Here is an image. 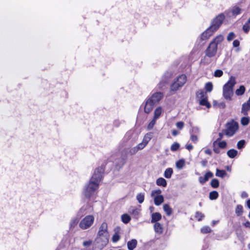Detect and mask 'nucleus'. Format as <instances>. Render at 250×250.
Returning <instances> with one entry per match:
<instances>
[{"label":"nucleus","mask_w":250,"mask_h":250,"mask_svg":"<svg viewBox=\"0 0 250 250\" xmlns=\"http://www.w3.org/2000/svg\"><path fill=\"white\" fill-rule=\"evenodd\" d=\"M102 178V172L99 169H96L88 185L84 188L83 193L86 198H89L93 194L98 188Z\"/></svg>","instance_id":"f257e3e1"},{"label":"nucleus","mask_w":250,"mask_h":250,"mask_svg":"<svg viewBox=\"0 0 250 250\" xmlns=\"http://www.w3.org/2000/svg\"><path fill=\"white\" fill-rule=\"evenodd\" d=\"M236 83L235 78L231 76L229 81L223 86V96L226 100H231L233 95V87Z\"/></svg>","instance_id":"f03ea898"},{"label":"nucleus","mask_w":250,"mask_h":250,"mask_svg":"<svg viewBox=\"0 0 250 250\" xmlns=\"http://www.w3.org/2000/svg\"><path fill=\"white\" fill-rule=\"evenodd\" d=\"M226 129L224 130L226 135L230 137L233 135L238 129V124L232 120L226 125Z\"/></svg>","instance_id":"7ed1b4c3"},{"label":"nucleus","mask_w":250,"mask_h":250,"mask_svg":"<svg viewBox=\"0 0 250 250\" xmlns=\"http://www.w3.org/2000/svg\"><path fill=\"white\" fill-rule=\"evenodd\" d=\"M187 82V77L185 75L179 76L177 80L174 82L170 86V90L175 91L179 88L183 86Z\"/></svg>","instance_id":"20e7f679"},{"label":"nucleus","mask_w":250,"mask_h":250,"mask_svg":"<svg viewBox=\"0 0 250 250\" xmlns=\"http://www.w3.org/2000/svg\"><path fill=\"white\" fill-rule=\"evenodd\" d=\"M94 217L93 215H87L83 218L79 224V227L83 229L89 228L93 224Z\"/></svg>","instance_id":"39448f33"},{"label":"nucleus","mask_w":250,"mask_h":250,"mask_svg":"<svg viewBox=\"0 0 250 250\" xmlns=\"http://www.w3.org/2000/svg\"><path fill=\"white\" fill-rule=\"evenodd\" d=\"M224 19V16L223 14L219 15L212 21L211 26L209 27L213 31H216L221 25Z\"/></svg>","instance_id":"423d86ee"},{"label":"nucleus","mask_w":250,"mask_h":250,"mask_svg":"<svg viewBox=\"0 0 250 250\" xmlns=\"http://www.w3.org/2000/svg\"><path fill=\"white\" fill-rule=\"evenodd\" d=\"M108 236L97 235L96 239V243L100 249H102L108 243Z\"/></svg>","instance_id":"0eeeda50"},{"label":"nucleus","mask_w":250,"mask_h":250,"mask_svg":"<svg viewBox=\"0 0 250 250\" xmlns=\"http://www.w3.org/2000/svg\"><path fill=\"white\" fill-rule=\"evenodd\" d=\"M217 45L216 43L211 42L206 51V55L209 57L214 56L217 52Z\"/></svg>","instance_id":"6e6552de"},{"label":"nucleus","mask_w":250,"mask_h":250,"mask_svg":"<svg viewBox=\"0 0 250 250\" xmlns=\"http://www.w3.org/2000/svg\"><path fill=\"white\" fill-rule=\"evenodd\" d=\"M97 235L109 236L108 232L107 231V224L106 223L104 222L101 224L99 228Z\"/></svg>","instance_id":"1a4fd4ad"},{"label":"nucleus","mask_w":250,"mask_h":250,"mask_svg":"<svg viewBox=\"0 0 250 250\" xmlns=\"http://www.w3.org/2000/svg\"><path fill=\"white\" fill-rule=\"evenodd\" d=\"M163 94L161 92H156L154 93L151 97L148 99L152 103L156 104L162 99Z\"/></svg>","instance_id":"9d476101"},{"label":"nucleus","mask_w":250,"mask_h":250,"mask_svg":"<svg viewBox=\"0 0 250 250\" xmlns=\"http://www.w3.org/2000/svg\"><path fill=\"white\" fill-rule=\"evenodd\" d=\"M213 176V173L210 171L207 172L204 177H200L199 178V181L202 184H204L208 181L209 178L212 177Z\"/></svg>","instance_id":"9b49d317"},{"label":"nucleus","mask_w":250,"mask_h":250,"mask_svg":"<svg viewBox=\"0 0 250 250\" xmlns=\"http://www.w3.org/2000/svg\"><path fill=\"white\" fill-rule=\"evenodd\" d=\"M154 105L155 104L152 103L150 100H149L148 99L146 102V105L144 108L145 112L146 113H148L150 112H151V110L153 109Z\"/></svg>","instance_id":"f8f14e48"},{"label":"nucleus","mask_w":250,"mask_h":250,"mask_svg":"<svg viewBox=\"0 0 250 250\" xmlns=\"http://www.w3.org/2000/svg\"><path fill=\"white\" fill-rule=\"evenodd\" d=\"M214 32V31H213V30L210 27L208 28L206 31L202 33L201 39L204 40L208 39L212 35Z\"/></svg>","instance_id":"ddd939ff"},{"label":"nucleus","mask_w":250,"mask_h":250,"mask_svg":"<svg viewBox=\"0 0 250 250\" xmlns=\"http://www.w3.org/2000/svg\"><path fill=\"white\" fill-rule=\"evenodd\" d=\"M138 151L137 148L136 146H134L133 147L130 148L129 149L125 148V149L123 152H122V155H124L125 154V155H127V154L130 155H134Z\"/></svg>","instance_id":"4468645a"},{"label":"nucleus","mask_w":250,"mask_h":250,"mask_svg":"<svg viewBox=\"0 0 250 250\" xmlns=\"http://www.w3.org/2000/svg\"><path fill=\"white\" fill-rule=\"evenodd\" d=\"M138 242L136 239H132L127 243V246L128 250H133L136 248Z\"/></svg>","instance_id":"2eb2a0df"},{"label":"nucleus","mask_w":250,"mask_h":250,"mask_svg":"<svg viewBox=\"0 0 250 250\" xmlns=\"http://www.w3.org/2000/svg\"><path fill=\"white\" fill-rule=\"evenodd\" d=\"M88 208H90L91 209V211L90 212H91L93 210V208L89 205H87L85 207H83L82 208H80V209L79 210V212L78 213V215L80 216H82L84 214H85L86 213H87V212H86V210Z\"/></svg>","instance_id":"dca6fc26"},{"label":"nucleus","mask_w":250,"mask_h":250,"mask_svg":"<svg viewBox=\"0 0 250 250\" xmlns=\"http://www.w3.org/2000/svg\"><path fill=\"white\" fill-rule=\"evenodd\" d=\"M162 216L159 212L153 213L151 215V223H156L157 221L161 219Z\"/></svg>","instance_id":"f3484780"},{"label":"nucleus","mask_w":250,"mask_h":250,"mask_svg":"<svg viewBox=\"0 0 250 250\" xmlns=\"http://www.w3.org/2000/svg\"><path fill=\"white\" fill-rule=\"evenodd\" d=\"M250 109V104L246 103H244L242 106L241 108V113L244 115H246L248 114V111Z\"/></svg>","instance_id":"a211bd4d"},{"label":"nucleus","mask_w":250,"mask_h":250,"mask_svg":"<svg viewBox=\"0 0 250 250\" xmlns=\"http://www.w3.org/2000/svg\"><path fill=\"white\" fill-rule=\"evenodd\" d=\"M164 196L162 195L159 196L155 197V198L154 199V204L156 206H160L162 203L164 202Z\"/></svg>","instance_id":"6ab92c4d"},{"label":"nucleus","mask_w":250,"mask_h":250,"mask_svg":"<svg viewBox=\"0 0 250 250\" xmlns=\"http://www.w3.org/2000/svg\"><path fill=\"white\" fill-rule=\"evenodd\" d=\"M154 228L155 231L159 234L162 233L163 231V229L162 225L158 222H156L154 224Z\"/></svg>","instance_id":"aec40b11"},{"label":"nucleus","mask_w":250,"mask_h":250,"mask_svg":"<svg viewBox=\"0 0 250 250\" xmlns=\"http://www.w3.org/2000/svg\"><path fill=\"white\" fill-rule=\"evenodd\" d=\"M163 209L167 216H170L172 213V209L168 204H164Z\"/></svg>","instance_id":"412c9836"},{"label":"nucleus","mask_w":250,"mask_h":250,"mask_svg":"<svg viewBox=\"0 0 250 250\" xmlns=\"http://www.w3.org/2000/svg\"><path fill=\"white\" fill-rule=\"evenodd\" d=\"M156 183L158 186L163 187H166L167 185L166 180L163 178H159L157 179Z\"/></svg>","instance_id":"4be33fe9"},{"label":"nucleus","mask_w":250,"mask_h":250,"mask_svg":"<svg viewBox=\"0 0 250 250\" xmlns=\"http://www.w3.org/2000/svg\"><path fill=\"white\" fill-rule=\"evenodd\" d=\"M152 137V133L149 132L146 133L144 137L143 141L145 144L146 145L149 142V141L151 140Z\"/></svg>","instance_id":"5701e85b"},{"label":"nucleus","mask_w":250,"mask_h":250,"mask_svg":"<svg viewBox=\"0 0 250 250\" xmlns=\"http://www.w3.org/2000/svg\"><path fill=\"white\" fill-rule=\"evenodd\" d=\"M238 154V151L234 149H229L227 152L228 156L230 158H234Z\"/></svg>","instance_id":"b1692460"},{"label":"nucleus","mask_w":250,"mask_h":250,"mask_svg":"<svg viewBox=\"0 0 250 250\" xmlns=\"http://www.w3.org/2000/svg\"><path fill=\"white\" fill-rule=\"evenodd\" d=\"M246 89L244 85H241L239 88L236 90L235 94L237 96L243 95L245 92Z\"/></svg>","instance_id":"393cba45"},{"label":"nucleus","mask_w":250,"mask_h":250,"mask_svg":"<svg viewBox=\"0 0 250 250\" xmlns=\"http://www.w3.org/2000/svg\"><path fill=\"white\" fill-rule=\"evenodd\" d=\"M235 212L237 216H239L243 213V208L241 205H238L236 207Z\"/></svg>","instance_id":"a878e982"},{"label":"nucleus","mask_w":250,"mask_h":250,"mask_svg":"<svg viewBox=\"0 0 250 250\" xmlns=\"http://www.w3.org/2000/svg\"><path fill=\"white\" fill-rule=\"evenodd\" d=\"M162 109L161 107H157L154 111V118L155 119H158L162 114Z\"/></svg>","instance_id":"bb28decb"},{"label":"nucleus","mask_w":250,"mask_h":250,"mask_svg":"<svg viewBox=\"0 0 250 250\" xmlns=\"http://www.w3.org/2000/svg\"><path fill=\"white\" fill-rule=\"evenodd\" d=\"M119 231V230L118 229L117 230H116L115 233L112 236V241L114 243L118 242L120 239V235Z\"/></svg>","instance_id":"cd10ccee"},{"label":"nucleus","mask_w":250,"mask_h":250,"mask_svg":"<svg viewBox=\"0 0 250 250\" xmlns=\"http://www.w3.org/2000/svg\"><path fill=\"white\" fill-rule=\"evenodd\" d=\"M173 173V170L171 168H168L166 169L164 172V176L166 178H170Z\"/></svg>","instance_id":"c85d7f7f"},{"label":"nucleus","mask_w":250,"mask_h":250,"mask_svg":"<svg viewBox=\"0 0 250 250\" xmlns=\"http://www.w3.org/2000/svg\"><path fill=\"white\" fill-rule=\"evenodd\" d=\"M185 165V161L184 159L179 160L176 163V166L179 169L183 168Z\"/></svg>","instance_id":"c756f323"},{"label":"nucleus","mask_w":250,"mask_h":250,"mask_svg":"<svg viewBox=\"0 0 250 250\" xmlns=\"http://www.w3.org/2000/svg\"><path fill=\"white\" fill-rule=\"evenodd\" d=\"M162 193V190L161 189H156L152 190L150 194V196L153 198H155V197L160 196V194Z\"/></svg>","instance_id":"7c9ffc66"},{"label":"nucleus","mask_w":250,"mask_h":250,"mask_svg":"<svg viewBox=\"0 0 250 250\" xmlns=\"http://www.w3.org/2000/svg\"><path fill=\"white\" fill-rule=\"evenodd\" d=\"M121 218L122 221L125 224L128 223L131 220L130 217L127 214H124Z\"/></svg>","instance_id":"2f4dec72"},{"label":"nucleus","mask_w":250,"mask_h":250,"mask_svg":"<svg viewBox=\"0 0 250 250\" xmlns=\"http://www.w3.org/2000/svg\"><path fill=\"white\" fill-rule=\"evenodd\" d=\"M227 174L226 172L224 170L216 169V176L223 178Z\"/></svg>","instance_id":"473e14b6"},{"label":"nucleus","mask_w":250,"mask_h":250,"mask_svg":"<svg viewBox=\"0 0 250 250\" xmlns=\"http://www.w3.org/2000/svg\"><path fill=\"white\" fill-rule=\"evenodd\" d=\"M223 36L221 35H220L217 36L211 42H214V43H216V45H217V44L223 41Z\"/></svg>","instance_id":"72a5a7b5"},{"label":"nucleus","mask_w":250,"mask_h":250,"mask_svg":"<svg viewBox=\"0 0 250 250\" xmlns=\"http://www.w3.org/2000/svg\"><path fill=\"white\" fill-rule=\"evenodd\" d=\"M200 104L202 105L206 106L207 108H209L210 107V104L208 102L206 98H203L201 100H200Z\"/></svg>","instance_id":"f704fd0d"},{"label":"nucleus","mask_w":250,"mask_h":250,"mask_svg":"<svg viewBox=\"0 0 250 250\" xmlns=\"http://www.w3.org/2000/svg\"><path fill=\"white\" fill-rule=\"evenodd\" d=\"M145 195L144 193H140L137 195L136 199L138 202L141 204L144 201Z\"/></svg>","instance_id":"c9c22d12"},{"label":"nucleus","mask_w":250,"mask_h":250,"mask_svg":"<svg viewBox=\"0 0 250 250\" xmlns=\"http://www.w3.org/2000/svg\"><path fill=\"white\" fill-rule=\"evenodd\" d=\"M211 231V229L208 226H204L201 229V232L203 234L210 233Z\"/></svg>","instance_id":"e433bc0d"},{"label":"nucleus","mask_w":250,"mask_h":250,"mask_svg":"<svg viewBox=\"0 0 250 250\" xmlns=\"http://www.w3.org/2000/svg\"><path fill=\"white\" fill-rule=\"evenodd\" d=\"M218 197V193L216 191H213L209 193V199L210 200H215Z\"/></svg>","instance_id":"4c0bfd02"},{"label":"nucleus","mask_w":250,"mask_h":250,"mask_svg":"<svg viewBox=\"0 0 250 250\" xmlns=\"http://www.w3.org/2000/svg\"><path fill=\"white\" fill-rule=\"evenodd\" d=\"M210 185L212 187L214 188H216L219 187V182L217 179H213L211 181Z\"/></svg>","instance_id":"58836bf2"},{"label":"nucleus","mask_w":250,"mask_h":250,"mask_svg":"<svg viewBox=\"0 0 250 250\" xmlns=\"http://www.w3.org/2000/svg\"><path fill=\"white\" fill-rule=\"evenodd\" d=\"M195 217L198 221H200L204 217V215L201 212L197 211L195 213Z\"/></svg>","instance_id":"ea45409f"},{"label":"nucleus","mask_w":250,"mask_h":250,"mask_svg":"<svg viewBox=\"0 0 250 250\" xmlns=\"http://www.w3.org/2000/svg\"><path fill=\"white\" fill-rule=\"evenodd\" d=\"M250 122V119L249 117H244L241 118V123L243 125H247Z\"/></svg>","instance_id":"a19ab883"},{"label":"nucleus","mask_w":250,"mask_h":250,"mask_svg":"<svg viewBox=\"0 0 250 250\" xmlns=\"http://www.w3.org/2000/svg\"><path fill=\"white\" fill-rule=\"evenodd\" d=\"M205 95H206V93L204 91H203V90H199L197 92V97L199 98V99H200L201 100L203 99V98H205Z\"/></svg>","instance_id":"79ce46f5"},{"label":"nucleus","mask_w":250,"mask_h":250,"mask_svg":"<svg viewBox=\"0 0 250 250\" xmlns=\"http://www.w3.org/2000/svg\"><path fill=\"white\" fill-rule=\"evenodd\" d=\"M205 88L207 91L211 92L213 88V85L211 83L208 82L206 84Z\"/></svg>","instance_id":"37998d69"},{"label":"nucleus","mask_w":250,"mask_h":250,"mask_svg":"<svg viewBox=\"0 0 250 250\" xmlns=\"http://www.w3.org/2000/svg\"><path fill=\"white\" fill-rule=\"evenodd\" d=\"M246 142L244 140L239 141L237 144V148L239 149L243 148L245 145Z\"/></svg>","instance_id":"c03bdc74"},{"label":"nucleus","mask_w":250,"mask_h":250,"mask_svg":"<svg viewBox=\"0 0 250 250\" xmlns=\"http://www.w3.org/2000/svg\"><path fill=\"white\" fill-rule=\"evenodd\" d=\"M180 145L178 143H175L171 146L170 149L172 151H176L179 149Z\"/></svg>","instance_id":"a18cd8bd"},{"label":"nucleus","mask_w":250,"mask_h":250,"mask_svg":"<svg viewBox=\"0 0 250 250\" xmlns=\"http://www.w3.org/2000/svg\"><path fill=\"white\" fill-rule=\"evenodd\" d=\"M156 119H155V118H153V120L149 123V124L147 125L148 130H150L153 127V126L156 124Z\"/></svg>","instance_id":"49530a36"},{"label":"nucleus","mask_w":250,"mask_h":250,"mask_svg":"<svg viewBox=\"0 0 250 250\" xmlns=\"http://www.w3.org/2000/svg\"><path fill=\"white\" fill-rule=\"evenodd\" d=\"M223 72L221 70L217 69L214 72V76L215 77H220L223 75Z\"/></svg>","instance_id":"de8ad7c7"},{"label":"nucleus","mask_w":250,"mask_h":250,"mask_svg":"<svg viewBox=\"0 0 250 250\" xmlns=\"http://www.w3.org/2000/svg\"><path fill=\"white\" fill-rule=\"evenodd\" d=\"M146 146V144H145L143 142H142L141 143H139L137 146H136V147L139 151L140 150L143 149Z\"/></svg>","instance_id":"09e8293b"},{"label":"nucleus","mask_w":250,"mask_h":250,"mask_svg":"<svg viewBox=\"0 0 250 250\" xmlns=\"http://www.w3.org/2000/svg\"><path fill=\"white\" fill-rule=\"evenodd\" d=\"M241 9L238 7H235L233 8L232 12L233 15H238L240 13Z\"/></svg>","instance_id":"8fccbe9b"},{"label":"nucleus","mask_w":250,"mask_h":250,"mask_svg":"<svg viewBox=\"0 0 250 250\" xmlns=\"http://www.w3.org/2000/svg\"><path fill=\"white\" fill-rule=\"evenodd\" d=\"M218 146L221 148H225L227 146V143L225 141L219 142L218 143Z\"/></svg>","instance_id":"3c124183"},{"label":"nucleus","mask_w":250,"mask_h":250,"mask_svg":"<svg viewBox=\"0 0 250 250\" xmlns=\"http://www.w3.org/2000/svg\"><path fill=\"white\" fill-rule=\"evenodd\" d=\"M78 222V220L77 218H75L72 219L70 223V228H74L76 226Z\"/></svg>","instance_id":"603ef678"},{"label":"nucleus","mask_w":250,"mask_h":250,"mask_svg":"<svg viewBox=\"0 0 250 250\" xmlns=\"http://www.w3.org/2000/svg\"><path fill=\"white\" fill-rule=\"evenodd\" d=\"M235 34L233 32H230L227 37V40L228 41H230L235 38Z\"/></svg>","instance_id":"864d4df0"},{"label":"nucleus","mask_w":250,"mask_h":250,"mask_svg":"<svg viewBox=\"0 0 250 250\" xmlns=\"http://www.w3.org/2000/svg\"><path fill=\"white\" fill-rule=\"evenodd\" d=\"M250 29V27L248 24V23H246L243 26V29L245 33H248Z\"/></svg>","instance_id":"5fc2aeb1"},{"label":"nucleus","mask_w":250,"mask_h":250,"mask_svg":"<svg viewBox=\"0 0 250 250\" xmlns=\"http://www.w3.org/2000/svg\"><path fill=\"white\" fill-rule=\"evenodd\" d=\"M176 125L178 128L181 129L183 128L184 124L182 122H179L176 123Z\"/></svg>","instance_id":"6e6d98bb"},{"label":"nucleus","mask_w":250,"mask_h":250,"mask_svg":"<svg viewBox=\"0 0 250 250\" xmlns=\"http://www.w3.org/2000/svg\"><path fill=\"white\" fill-rule=\"evenodd\" d=\"M190 139L193 143H196L198 140L197 136L194 135H191Z\"/></svg>","instance_id":"4d7b16f0"},{"label":"nucleus","mask_w":250,"mask_h":250,"mask_svg":"<svg viewBox=\"0 0 250 250\" xmlns=\"http://www.w3.org/2000/svg\"><path fill=\"white\" fill-rule=\"evenodd\" d=\"M92 243V241L91 240H89V241H84L83 242V245L84 246V247H89L90 246Z\"/></svg>","instance_id":"13d9d810"},{"label":"nucleus","mask_w":250,"mask_h":250,"mask_svg":"<svg viewBox=\"0 0 250 250\" xmlns=\"http://www.w3.org/2000/svg\"><path fill=\"white\" fill-rule=\"evenodd\" d=\"M219 137L213 143V145L214 146L215 143H216L217 142L220 141L223 136V134L222 133H219Z\"/></svg>","instance_id":"bf43d9fd"},{"label":"nucleus","mask_w":250,"mask_h":250,"mask_svg":"<svg viewBox=\"0 0 250 250\" xmlns=\"http://www.w3.org/2000/svg\"><path fill=\"white\" fill-rule=\"evenodd\" d=\"M239 44H240L239 41L237 40H234L233 42V46L235 47L239 46Z\"/></svg>","instance_id":"052dcab7"},{"label":"nucleus","mask_w":250,"mask_h":250,"mask_svg":"<svg viewBox=\"0 0 250 250\" xmlns=\"http://www.w3.org/2000/svg\"><path fill=\"white\" fill-rule=\"evenodd\" d=\"M192 131L194 133H198L199 132V128L197 127H193L192 128Z\"/></svg>","instance_id":"680f3d73"},{"label":"nucleus","mask_w":250,"mask_h":250,"mask_svg":"<svg viewBox=\"0 0 250 250\" xmlns=\"http://www.w3.org/2000/svg\"><path fill=\"white\" fill-rule=\"evenodd\" d=\"M219 107H221V108H224L226 106V104H225L224 102H221L218 105Z\"/></svg>","instance_id":"e2e57ef3"},{"label":"nucleus","mask_w":250,"mask_h":250,"mask_svg":"<svg viewBox=\"0 0 250 250\" xmlns=\"http://www.w3.org/2000/svg\"><path fill=\"white\" fill-rule=\"evenodd\" d=\"M132 213L135 214V215H138L139 213V211L137 209H134L131 211Z\"/></svg>","instance_id":"0e129e2a"},{"label":"nucleus","mask_w":250,"mask_h":250,"mask_svg":"<svg viewBox=\"0 0 250 250\" xmlns=\"http://www.w3.org/2000/svg\"><path fill=\"white\" fill-rule=\"evenodd\" d=\"M243 225L245 227L250 228V222L247 221Z\"/></svg>","instance_id":"69168bd1"},{"label":"nucleus","mask_w":250,"mask_h":250,"mask_svg":"<svg viewBox=\"0 0 250 250\" xmlns=\"http://www.w3.org/2000/svg\"><path fill=\"white\" fill-rule=\"evenodd\" d=\"M205 152L206 154H208V155H211L212 153V151L210 149H206L205 150Z\"/></svg>","instance_id":"338daca9"},{"label":"nucleus","mask_w":250,"mask_h":250,"mask_svg":"<svg viewBox=\"0 0 250 250\" xmlns=\"http://www.w3.org/2000/svg\"><path fill=\"white\" fill-rule=\"evenodd\" d=\"M186 148L188 150H190L193 148V146L191 144H188L186 146Z\"/></svg>","instance_id":"774afa93"}]
</instances>
